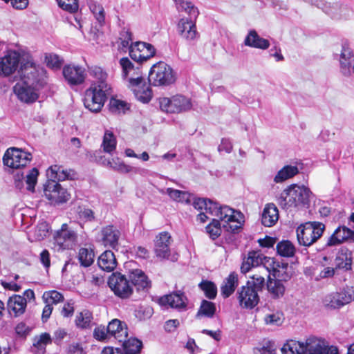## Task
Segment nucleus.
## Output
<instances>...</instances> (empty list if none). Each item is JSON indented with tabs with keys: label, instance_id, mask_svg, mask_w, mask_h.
<instances>
[{
	"label": "nucleus",
	"instance_id": "obj_1",
	"mask_svg": "<svg viewBox=\"0 0 354 354\" xmlns=\"http://www.w3.org/2000/svg\"><path fill=\"white\" fill-rule=\"evenodd\" d=\"M21 81L13 87L15 94L22 102L32 104L39 98V91L47 85L46 71L32 62L22 64Z\"/></svg>",
	"mask_w": 354,
	"mask_h": 354
},
{
	"label": "nucleus",
	"instance_id": "obj_2",
	"mask_svg": "<svg viewBox=\"0 0 354 354\" xmlns=\"http://www.w3.org/2000/svg\"><path fill=\"white\" fill-rule=\"evenodd\" d=\"M49 178L44 185V192L46 198L54 204H62L67 202L70 194L57 181L74 180L77 174L73 169H64L60 165H52L47 170Z\"/></svg>",
	"mask_w": 354,
	"mask_h": 354
},
{
	"label": "nucleus",
	"instance_id": "obj_3",
	"mask_svg": "<svg viewBox=\"0 0 354 354\" xmlns=\"http://www.w3.org/2000/svg\"><path fill=\"white\" fill-rule=\"evenodd\" d=\"M193 207L197 210L204 209L206 213L221 219L223 227L227 231L235 232L241 228L243 222V214L227 205H220L216 202L205 198H196L193 201Z\"/></svg>",
	"mask_w": 354,
	"mask_h": 354
},
{
	"label": "nucleus",
	"instance_id": "obj_4",
	"mask_svg": "<svg viewBox=\"0 0 354 354\" xmlns=\"http://www.w3.org/2000/svg\"><path fill=\"white\" fill-rule=\"evenodd\" d=\"M313 193L304 185H291L278 198L279 204L285 209L308 205Z\"/></svg>",
	"mask_w": 354,
	"mask_h": 354
},
{
	"label": "nucleus",
	"instance_id": "obj_5",
	"mask_svg": "<svg viewBox=\"0 0 354 354\" xmlns=\"http://www.w3.org/2000/svg\"><path fill=\"white\" fill-rule=\"evenodd\" d=\"M178 11H185L189 16V19L182 18L177 25V30L180 35L187 40H194L198 34L196 31L195 22L199 14L198 10L194 5L187 0H173Z\"/></svg>",
	"mask_w": 354,
	"mask_h": 354
},
{
	"label": "nucleus",
	"instance_id": "obj_6",
	"mask_svg": "<svg viewBox=\"0 0 354 354\" xmlns=\"http://www.w3.org/2000/svg\"><path fill=\"white\" fill-rule=\"evenodd\" d=\"M325 225L319 222H307L297 229V236L300 245L309 247L323 234Z\"/></svg>",
	"mask_w": 354,
	"mask_h": 354
},
{
	"label": "nucleus",
	"instance_id": "obj_7",
	"mask_svg": "<svg viewBox=\"0 0 354 354\" xmlns=\"http://www.w3.org/2000/svg\"><path fill=\"white\" fill-rule=\"evenodd\" d=\"M110 94L109 89L105 90L95 85H91L85 91L84 104L90 111L97 113L102 109Z\"/></svg>",
	"mask_w": 354,
	"mask_h": 354
},
{
	"label": "nucleus",
	"instance_id": "obj_8",
	"mask_svg": "<svg viewBox=\"0 0 354 354\" xmlns=\"http://www.w3.org/2000/svg\"><path fill=\"white\" fill-rule=\"evenodd\" d=\"M159 105L162 111L169 113H180L192 107L191 100L181 95H174L171 98H160Z\"/></svg>",
	"mask_w": 354,
	"mask_h": 354
},
{
	"label": "nucleus",
	"instance_id": "obj_9",
	"mask_svg": "<svg viewBox=\"0 0 354 354\" xmlns=\"http://www.w3.org/2000/svg\"><path fill=\"white\" fill-rule=\"evenodd\" d=\"M108 285L114 294L121 298H129L133 293V288L127 277L120 272H113L109 278Z\"/></svg>",
	"mask_w": 354,
	"mask_h": 354
},
{
	"label": "nucleus",
	"instance_id": "obj_10",
	"mask_svg": "<svg viewBox=\"0 0 354 354\" xmlns=\"http://www.w3.org/2000/svg\"><path fill=\"white\" fill-rule=\"evenodd\" d=\"M158 302L162 308H171L183 312L187 310L189 301L185 292L178 290L160 297Z\"/></svg>",
	"mask_w": 354,
	"mask_h": 354
},
{
	"label": "nucleus",
	"instance_id": "obj_11",
	"mask_svg": "<svg viewBox=\"0 0 354 354\" xmlns=\"http://www.w3.org/2000/svg\"><path fill=\"white\" fill-rule=\"evenodd\" d=\"M31 159V153L12 147L6 151L3 158V162L6 166L13 169H19L25 167Z\"/></svg>",
	"mask_w": 354,
	"mask_h": 354
},
{
	"label": "nucleus",
	"instance_id": "obj_12",
	"mask_svg": "<svg viewBox=\"0 0 354 354\" xmlns=\"http://www.w3.org/2000/svg\"><path fill=\"white\" fill-rule=\"evenodd\" d=\"M171 237L169 232H162L156 236V258L160 260H169L175 262L178 259L176 252L171 253L169 246Z\"/></svg>",
	"mask_w": 354,
	"mask_h": 354
},
{
	"label": "nucleus",
	"instance_id": "obj_13",
	"mask_svg": "<svg viewBox=\"0 0 354 354\" xmlns=\"http://www.w3.org/2000/svg\"><path fill=\"white\" fill-rule=\"evenodd\" d=\"M55 243L59 247V250L73 249L77 241V233L67 224L64 223L55 235Z\"/></svg>",
	"mask_w": 354,
	"mask_h": 354
},
{
	"label": "nucleus",
	"instance_id": "obj_14",
	"mask_svg": "<svg viewBox=\"0 0 354 354\" xmlns=\"http://www.w3.org/2000/svg\"><path fill=\"white\" fill-rule=\"evenodd\" d=\"M144 79L142 77L128 79L127 86L130 88L136 99L142 103H148L153 97V91L149 85L142 84Z\"/></svg>",
	"mask_w": 354,
	"mask_h": 354
},
{
	"label": "nucleus",
	"instance_id": "obj_15",
	"mask_svg": "<svg viewBox=\"0 0 354 354\" xmlns=\"http://www.w3.org/2000/svg\"><path fill=\"white\" fill-rule=\"evenodd\" d=\"M273 263V258L267 257L257 251L249 252L248 256L244 257L241 266V271L245 274L252 268L263 266V268L270 270L268 265Z\"/></svg>",
	"mask_w": 354,
	"mask_h": 354
},
{
	"label": "nucleus",
	"instance_id": "obj_16",
	"mask_svg": "<svg viewBox=\"0 0 354 354\" xmlns=\"http://www.w3.org/2000/svg\"><path fill=\"white\" fill-rule=\"evenodd\" d=\"M20 62V54L16 50H8L0 57V76L8 77L18 68Z\"/></svg>",
	"mask_w": 354,
	"mask_h": 354
},
{
	"label": "nucleus",
	"instance_id": "obj_17",
	"mask_svg": "<svg viewBox=\"0 0 354 354\" xmlns=\"http://www.w3.org/2000/svg\"><path fill=\"white\" fill-rule=\"evenodd\" d=\"M155 55L153 46L149 44L141 41L131 43L129 55L137 62L147 61Z\"/></svg>",
	"mask_w": 354,
	"mask_h": 354
},
{
	"label": "nucleus",
	"instance_id": "obj_18",
	"mask_svg": "<svg viewBox=\"0 0 354 354\" xmlns=\"http://www.w3.org/2000/svg\"><path fill=\"white\" fill-rule=\"evenodd\" d=\"M237 299L241 307L250 309L255 307L259 301L258 292L247 284L238 290Z\"/></svg>",
	"mask_w": 354,
	"mask_h": 354
},
{
	"label": "nucleus",
	"instance_id": "obj_19",
	"mask_svg": "<svg viewBox=\"0 0 354 354\" xmlns=\"http://www.w3.org/2000/svg\"><path fill=\"white\" fill-rule=\"evenodd\" d=\"M62 73L65 80L71 86L82 84L84 82L86 76L84 68L73 64L64 66Z\"/></svg>",
	"mask_w": 354,
	"mask_h": 354
},
{
	"label": "nucleus",
	"instance_id": "obj_20",
	"mask_svg": "<svg viewBox=\"0 0 354 354\" xmlns=\"http://www.w3.org/2000/svg\"><path fill=\"white\" fill-rule=\"evenodd\" d=\"M176 79V74L170 66L163 62L156 63V82L160 86H169Z\"/></svg>",
	"mask_w": 354,
	"mask_h": 354
},
{
	"label": "nucleus",
	"instance_id": "obj_21",
	"mask_svg": "<svg viewBox=\"0 0 354 354\" xmlns=\"http://www.w3.org/2000/svg\"><path fill=\"white\" fill-rule=\"evenodd\" d=\"M107 330L110 339L113 337L118 342H125L128 337L127 325L120 319H112L107 326Z\"/></svg>",
	"mask_w": 354,
	"mask_h": 354
},
{
	"label": "nucleus",
	"instance_id": "obj_22",
	"mask_svg": "<svg viewBox=\"0 0 354 354\" xmlns=\"http://www.w3.org/2000/svg\"><path fill=\"white\" fill-rule=\"evenodd\" d=\"M129 277L131 283L138 291L147 292L151 287V281L140 269H133L129 272Z\"/></svg>",
	"mask_w": 354,
	"mask_h": 354
},
{
	"label": "nucleus",
	"instance_id": "obj_23",
	"mask_svg": "<svg viewBox=\"0 0 354 354\" xmlns=\"http://www.w3.org/2000/svg\"><path fill=\"white\" fill-rule=\"evenodd\" d=\"M348 241H354V231L345 226H339L328 238L327 245H337Z\"/></svg>",
	"mask_w": 354,
	"mask_h": 354
},
{
	"label": "nucleus",
	"instance_id": "obj_24",
	"mask_svg": "<svg viewBox=\"0 0 354 354\" xmlns=\"http://www.w3.org/2000/svg\"><path fill=\"white\" fill-rule=\"evenodd\" d=\"M89 75L95 80L91 85L104 89L111 90V86L107 82L108 74L102 67L98 66H88Z\"/></svg>",
	"mask_w": 354,
	"mask_h": 354
},
{
	"label": "nucleus",
	"instance_id": "obj_25",
	"mask_svg": "<svg viewBox=\"0 0 354 354\" xmlns=\"http://www.w3.org/2000/svg\"><path fill=\"white\" fill-rule=\"evenodd\" d=\"M102 241L106 247L115 248L121 235L120 230L114 225H109L102 229Z\"/></svg>",
	"mask_w": 354,
	"mask_h": 354
},
{
	"label": "nucleus",
	"instance_id": "obj_26",
	"mask_svg": "<svg viewBox=\"0 0 354 354\" xmlns=\"http://www.w3.org/2000/svg\"><path fill=\"white\" fill-rule=\"evenodd\" d=\"M268 267L269 272H272L274 279L286 282L291 278L290 268L288 263H280L273 259V263H270Z\"/></svg>",
	"mask_w": 354,
	"mask_h": 354
},
{
	"label": "nucleus",
	"instance_id": "obj_27",
	"mask_svg": "<svg viewBox=\"0 0 354 354\" xmlns=\"http://www.w3.org/2000/svg\"><path fill=\"white\" fill-rule=\"evenodd\" d=\"M26 304L27 302L25 297L15 295L8 299L7 309L11 315L18 317L24 313Z\"/></svg>",
	"mask_w": 354,
	"mask_h": 354
},
{
	"label": "nucleus",
	"instance_id": "obj_28",
	"mask_svg": "<svg viewBox=\"0 0 354 354\" xmlns=\"http://www.w3.org/2000/svg\"><path fill=\"white\" fill-rule=\"evenodd\" d=\"M278 219L279 212L277 207L273 203L267 204L262 213V224L266 227H271L276 223Z\"/></svg>",
	"mask_w": 354,
	"mask_h": 354
},
{
	"label": "nucleus",
	"instance_id": "obj_29",
	"mask_svg": "<svg viewBox=\"0 0 354 354\" xmlns=\"http://www.w3.org/2000/svg\"><path fill=\"white\" fill-rule=\"evenodd\" d=\"M244 44L247 46L263 50L267 49L270 46L268 40L259 37L254 30L249 32L244 40Z\"/></svg>",
	"mask_w": 354,
	"mask_h": 354
},
{
	"label": "nucleus",
	"instance_id": "obj_30",
	"mask_svg": "<svg viewBox=\"0 0 354 354\" xmlns=\"http://www.w3.org/2000/svg\"><path fill=\"white\" fill-rule=\"evenodd\" d=\"M97 264L104 271H113L117 266L116 259L113 252L111 250L104 251L98 258Z\"/></svg>",
	"mask_w": 354,
	"mask_h": 354
},
{
	"label": "nucleus",
	"instance_id": "obj_31",
	"mask_svg": "<svg viewBox=\"0 0 354 354\" xmlns=\"http://www.w3.org/2000/svg\"><path fill=\"white\" fill-rule=\"evenodd\" d=\"M267 289L272 298H281L283 296L286 291L284 281L277 279H272L269 277L267 281Z\"/></svg>",
	"mask_w": 354,
	"mask_h": 354
},
{
	"label": "nucleus",
	"instance_id": "obj_32",
	"mask_svg": "<svg viewBox=\"0 0 354 354\" xmlns=\"http://www.w3.org/2000/svg\"><path fill=\"white\" fill-rule=\"evenodd\" d=\"M238 284V274L235 272L230 273L221 286L222 295L225 298L229 297L234 292Z\"/></svg>",
	"mask_w": 354,
	"mask_h": 354
},
{
	"label": "nucleus",
	"instance_id": "obj_33",
	"mask_svg": "<svg viewBox=\"0 0 354 354\" xmlns=\"http://www.w3.org/2000/svg\"><path fill=\"white\" fill-rule=\"evenodd\" d=\"M336 268L348 270L351 269L352 254L347 249H341L335 259Z\"/></svg>",
	"mask_w": 354,
	"mask_h": 354
},
{
	"label": "nucleus",
	"instance_id": "obj_34",
	"mask_svg": "<svg viewBox=\"0 0 354 354\" xmlns=\"http://www.w3.org/2000/svg\"><path fill=\"white\" fill-rule=\"evenodd\" d=\"M281 351L282 354H306L304 342L288 340L281 347Z\"/></svg>",
	"mask_w": 354,
	"mask_h": 354
},
{
	"label": "nucleus",
	"instance_id": "obj_35",
	"mask_svg": "<svg viewBox=\"0 0 354 354\" xmlns=\"http://www.w3.org/2000/svg\"><path fill=\"white\" fill-rule=\"evenodd\" d=\"M354 61L353 54L348 46H343L340 55V66L342 73L347 75L350 73V66L351 63Z\"/></svg>",
	"mask_w": 354,
	"mask_h": 354
},
{
	"label": "nucleus",
	"instance_id": "obj_36",
	"mask_svg": "<svg viewBox=\"0 0 354 354\" xmlns=\"http://www.w3.org/2000/svg\"><path fill=\"white\" fill-rule=\"evenodd\" d=\"M299 173L297 166L286 165L281 169L274 178V181L277 183H282Z\"/></svg>",
	"mask_w": 354,
	"mask_h": 354
},
{
	"label": "nucleus",
	"instance_id": "obj_37",
	"mask_svg": "<svg viewBox=\"0 0 354 354\" xmlns=\"http://www.w3.org/2000/svg\"><path fill=\"white\" fill-rule=\"evenodd\" d=\"M324 305L331 309H338L344 306L339 292L326 295L323 300Z\"/></svg>",
	"mask_w": 354,
	"mask_h": 354
},
{
	"label": "nucleus",
	"instance_id": "obj_38",
	"mask_svg": "<svg viewBox=\"0 0 354 354\" xmlns=\"http://www.w3.org/2000/svg\"><path fill=\"white\" fill-rule=\"evenodd\" d=\"M324 340L315 336L307 338L304 342L306 354H314L317 352L318 348H322V346H324Z\"/></svg>",
	"mask_w": 354,
	"mask_h": 354
},
{
	"label": "nucleus",
	"instance_id": "obj_39",
	"mask_svg": "<svg viewBox=\"0 0 354 354\" xmlns=\"http://www.w3.org/2000/svg\"><path fill=\"white\" fill-rule=\"evenodd\" d=\"M278 254L284 257H292L295 255L296 249L295 245L288 240L281 241L277 245Z\"/></svg>",
	"mask_w": 354,
	"mask_h": 354
},
{
	"label": "nucleus",
	"instance_id": "obj_40",
	"mask_svg": "<svg viewBox=\"0 0 354 354\" xmlns=\"http://www.w3.org/2000/svg\"><path fill=\"white\" fill-rule=\"evenodd\" d=\"M122 343L125 351V354H138L142 348V342L136 338H126L125 342H120Z\"/></svg>",
	"mask_w": 354,
	"mask_h": 354
},
{
	"label": "nucleus",
	"instance_id": "obj_41",
	"mask_svg": "<svg viewBox=\"0 0 354 354\" xmlns=\"http://www.w3.org/2000/svg\"><path fill=\"white\" fill-rule=\"evenodd\" d=\"M92 321V313L87 310H84L77 315L75 324L78 328H88L91 326Z\"/></svg>",
	"mask_w": 354,
	"mask_h": 354
},
{
	"label": "nucleus",
	"instance_id": "obj_42",
	"mask_svg": "<svg viewBox=\"0 0 354 354\" xmlns=\"http://www.w3.org/2000/svg\"><path fill=\"white\" fill-rule=\"evenodd\" d=\"M42 299L45 304L53 306V304L56 305L62 302L64 297L62 293L57 290H49L44 292Z\"/></svg>",
	"mask_w": 354,
	"mask_h": 354
},
{
	"label": "nucleus",
	"instance_id": "obj_43",
	"mask_svg": "<svg viewBox=\"0 0 354 354\" xmlns=\"http://www.w3.org/2000/svg\"><path fill=\"white\" fill-rule=\"evenodd\" d=\"M94 252L92 250L81 248L78 253V260L82 266L88 267L94 261Z\"/></svg>",
	"mask_w": 354,
	"mask_h": 354
},
{
	"label": "nucleus",
	"instance_id": "obj_44",
	"mask_svg": "<svg viewBox=\"0 0 354 354\" xmlns=\"http://www.w3.org/2000/svg\"><path fill=\"white\" fill-rule=\"evenodd\" d=\"M221 221L223 222L218 218H214L205 227L207 234L213 240H215L221 234L222 230L221 227Z\"/></svg>",
	"mask_w": 354,
	"mask_h": 354
},
{
	"label": "nucleus",
	"instance_id": "obj_45",
	"mask_svg": "<svg viewBox=\"0 0 354 354\" xmlns=\"http://www.w3.org/2000/svg\"><path fill=\"white\" fill-rule=\"evenodd\" d=\"M129 109V104L124 101L111 98L109 102V110L114 114L125 113Z\"/></svg>",
	"mask_w": 354,
	"mask_h": 354
},
{
	"label": "nucleus",
	"instance_id": "obj_46",
	"mask_svg": "<svg viewBox=\"0 0 354 354\" xmlns=\"http://www.w3.org/2000/svg\"><path fill=\"white\" fill-rule=\"evenodd\" d=\"M216 312V306L214 303L203 300L198 309L197 317L204 316L207 317H212Z\"/></svg>",
	"mask_w": 354,
	"mask_h": 354
},
{
	"label": "nucleus",
	"instance_id": "obj_47",
	"mask_svg": "<svg viewBox=\"0 0 354 354\" xmlns=\"http://www.w3.org/2000/svg\"><path fill=\"white\" fill-rule=\"evenodd\" d=\"M102 146L104 151L109 153H111L115 149L116 139L112 132L109 131L105 132Z\"/></svg>",
	"mask_w": 354,
	"mask_h": 354
},
{
	"label": "nucleus",
	"instance_id": "obj_48",
	"mask_svg": "<svg viewBox=\"0 0 354 354\" xmlns=\"http://www.w3.org/2000/svg\"><path fill=\"white\" fill-rule=\"evenodd\" d=\"M166 191L169 197L174 201L181 203L190 202V195L185 192L173 189L171 188H167Z\"/></svg>",
	"mask_w": 354,
	"mask_h": 354
},
{
	"label": "nucleus",
	"instance_id": "obj_49",
	"mask_svg": "<svg viewBox=\"0 0 354 354\" xmlns=\"http://www.w3.org/2000/svg\"><path fill=\"white\" fill-rule=\"evenodd\" d=\"M199 287L207 298L212 299L216 297L217 289L214 283L209 281H203L199 284Z\"/></svg>",
	"mask_w": 354,
	"mask_h": 354
},
{
	"label": "nucleus",
	"instance_id": "obj_50",
	"mask_svg": "<svg viewBox=\"0 0 354 354\" xmlns=\"http://www.w3.org/2000/svg\"><path fill=\"white\" fill-rule=\"evenodd\" d=\"M89 8L94 15L96 20L102 25L104 22L105 15L103 7L97 3L96 2H91L89 4Z\"/></svg>",
	"mask_w": 354,
	"mask_h": 354
},
{
	"label": "nucleus",
	"instance_id": "obj_51",
	"mask_svg": "<svg viewBox=\"0 0 354 354\" xmlns=\"http://www.w3.org/2000/svg\"><path fill=\"white\" fill-rule=\"evenodd\" d=\"M38 175L39 171L37 169L32 168V169L29 170L28 173L24 176V178H26V183L27 185L28 190L34 192Z\"/></svg>",
	"mask_w": 354,
	"mask_h": 354
},
{
	"label": "nucleus",
	"instance_id": "obj_52",
	"mask_svg": "<svg viewBox=\"0 0 354 354\" xmlns=\"http://www.w3.org/2000/svg\"><path fill=\"white\" fill-rule=\"evenodd\" d=\"M51 342L50 335L44 333L33 339V346L39 350H43L45 346Z\"/></svg>",
	"mask_w": 354,
	"mask_h": 354
},
{
	"label": "nucleus",
	"instance_id": "obj_53",
	"mask_svg": "<svg viewBox=\"0 0 354 354\" xmlns=\"http://www.w3.org/2000/svg\"><path fill=\"white\" fill-rule=\"evenodd\" d=\"M248 286L252 287L258 292L261 291L265 286V279L259 274H254L250 277V280L247 281Z\"/></svg>",
	"mask_w": 354,
	"mask_h": 354
},
{
	"label": "nucleus",
	"instance_id": "obj_54",
	"mask_svg": "<svg viewBox=\"0 0 354 354\" xmlns=\"http://www.w3.org/2000/svg\"><path fill=\"white\" fill-rule=\"evenodd\" d=\"M338 292L344 306L354 301V286H346Z\"/></svg>",
	"mask_w": 354,
	"mask_h": 354
},
{
	"label": "nucleus",
	"instance_id": "obj_55",
	"mask_svg": "<svg viewBox=\"0 0 354 354\" xmlns=\"http://www.w3.org/2000/svg\"><path fill=\"white\" fill-rule=\"evenodd\" d=\"M45 61L48 66L55 69L59 68L64 62L61 57L54 53L46 54Z\"/></svg>",
	"mask_w": 354,
	"mask_h": 354
},
{
	"label": "nucleus",
	"instance_id": "obj_56",
	"mask_svg": "<svg viewBox=\"0 0 354 354\" xmlns=\"http://www.w3.org/2000/svg\"><path fill=\"white\" fill-rule=\"evenodd\" d=\"M78 218L85 222H92L95 220L94 212L88 208L78 207L77 209Z\"/></svg>",
	"mask_w": 354,
	"mask_h": 354
},
{
	"label": "nucleus",
	"instance_id": "obj_57",
	"mask_svg": "<svg viewBox=\"0 0 354 354\" xmlns=\"http://www.w3.org/2000/svg\"><path fill=\"white\" fill-rule=\"evenodd\" d=\"M58 6L69 12H75L78 9L77 0H57Z\"/></svg>",
	"mask_w": 354,
	"mask_h": 354
},
{
	"label": "nucleus",
	"instance_id": "obj_58",
	"mask_svg": "<svg viewBox=\"0 0 354 354\" xmlns=\"http://www.w3.org/2000/svg\"><path fill=\"white\" fill-rule=\"evenodd\" d=\"M283 320V314L279 312L268 314L264 317L266 324L272 326H279Z\"/></svg>",
	"mask_w": 354,
	"mask_h": 354
},
{
	"label": "nucleus",
	"instance_id": "obj_59",
	"mask_svg": "<svg viewBox=\"0 0 354 354\" xmlns=\"http://www.w3.org/2000/svg\"><path fill=\"white\" fill-rule=\"evenodd\" d=\"M93 337L95 339L100 341H104L110 339L109 334L108 333L107 327L100 326L96 327L93 331Z\"/></svg>",
	"mask_w": 354,
	"mask_h": 354
},
{
	"label": "nucleus",
	"instance_id": "obj_60",
	"mask_svg": "<svg viewBox=\"0 0 354 354\" xmlns=\"http://www.w3.org/2000/svg\"><path fill=\"white\" fill-rule=\"evenodd\" d=\"M120 64L122 68V76L124 79L127 78L129 72L133 69V65L128 57H122L120 59Z\"/></svg>",
	"mask_w": 354,
	"mask_h": 354
},
{
	"label": "nucleus",
	"instance_id": "obj_61",
	"mask_svg": "<svg viewBox=\"0 0 354 354\" xmlns=\"http://www.w3.org/2000/svg\"><path fill=\"white\" fill-rule=\"evenodd\" d=\"M74 311V302L70 300L64 304L61 310V315L64 317H71L73 315Z\"/></svg>",
	"mask_w": 354,
	"mask_h": 354
},
{
	"label": "nucleus",
	"instance_id": "obj_62",
	"mask_svg": "<svg viewBox=\"0 0 354 354\" xmlns=\"http://www.w3.org/2000/svg\"><path fill=\"white\" fill-rule=\"evenodd\" d=\"M322 348H318L317 352L314 354H338V348L335 346H329L324 340Z\"/></svg>",
	"mask_w": 354,
	"mask_h": 354
},
{
	"label": "nucleus",
	"instance_id": "obj_63",
	"mask_svg": "<svg viewBox=\"0 0 354 354\" xmlns=\"http://www.w3.org/2000/svg\"><path fill=\"white\" fill-rule=\"evenodd\" d=\"M120 39H121V44H122V47H124V48L128 47V46L130 47L129 43L132 40L131 32L128 30L123 31L121 33Z\"/></svg>",
	"mask_w": 354,
	"mask_h": 354
},
{
	"label": "nucleus",
	"instance_id": "obj_64",
	"mask_svg": "<svg viewBox=\"0 0 354 354\" xmlns=\"http://www.w3.org/2000/svg\"><path fill=\"white\" fill-rule=\"evenodd\" d=\"M260 246L263 248H271L274 245L276 242L274 238L266 236L264 239H260L258 240Z\"/></svg>",
	"mask_w": 354,
	"mask_h": 354
}]
</instances>
